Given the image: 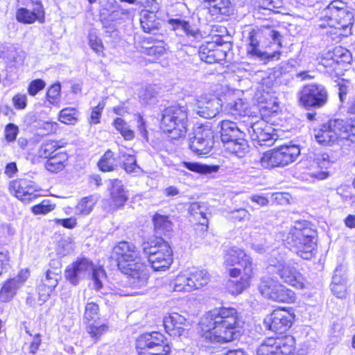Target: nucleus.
I'll use <instances>...</instances> for the list:
<instances>
[{"label": "nucleus", "mask_w": 355, "mask_h": 355, "mask_svg": "<svg viewBox=\"0 0 355 355\" xmlns=\"http://www.w3.org/2000/svg\"><path fill=\"white\" fill-rule=\"evenodd\" d=\"M198 333L210 343H225L236 339L240 335L236 309L221 307L207 312L200 318Z\"/></svg>", "instance_id": "f257e3e1"}, {"label": "nucleus", "mask_w": 355, "mask_h": 355, "mask_svg": "<svg viewBox=\"0 0 355 355\" xmlns=\"http://www.w3.org/2000/svg\"><path fill=\"white\" fill-rule=\"evenodd\" d=\"M112 257L116 259L119 269L128 277L132 287L140 288L146 286L148 270L141 261L139 252L134 243L119 242L113 248Z\"/></svg>", "instance_id": "f03ea898"}, {"label": "nucleus", "mask_w": 355, "mask_h": 355, "mask_svg": "<svg viewBox=\"0 0 355 355\" xmlns=\"http://www.w3.org/2000/svg\"><path fill=\"white\" fill-rule=\"evenodd\" d=\"M225 264L234 266L229 270L230 276L235 279L227 282V288L233 295L241 293L250 285L252 277V259L241 249L233 247L225 255Z\"/></svg>", "instance_id": "7ed1b4c3"}, {"label": "nucleus", "mask_w": 355, "mask_h": 355, "mask_svg": "<svg viewBox=\"0 0 355 355\" xmlns=\"http://www.w3.org/2000/svg\"><path fill=\"white\" fill-rule=\"evenodd\" d=\"M315 231L299 222L290 228L284 241L299 257L310 260L315 254Z\"/></svg>", "instance_id": "20e7f679"}, {"label": "nucleus", "mask_w": 355, "mask_h": 355, "mask_svg": "<svg viewBox=\"0 0 355 355\" xmlns=\"http://www.w3.org/2000/svg\"><path fill=\"white\" fill-rule=\"evenodd\" d=\"M268 262V270L276 272L284 283L296 288H304L305 278L293 263L286 262V254L284 248L273 250Z\"/></svg>", "instance_id": "39448f33"}, {"label": "nucleus", "mask_w": 355, "mask_h": 355, "mask_svg": "<svg viewBox=\"0 0 355 355\" xmlns=\"http://www.w3.org/2000/svg\"><path fill=\"white\" fill-rule=\"evenodd\" d=\"M314 132L315 138L319 144L331 145L339 139L355 136V117L349 119L347 121L343 119H331Z\"/></svg>", "instance_id": "423d86ee"}, {"label": "nucleus", "mask_w": 355, "mask_h": 355, "mask_svg": "<svg viewBox=\"0 0 355 355\" xmlns=\"http://www.w3.org/2000/svg\"><path fill=\"white\" fill-rule=\"evenodd\" d=\"M187 122V106L175 105L162 111L160 127L164 132L170 134L172 139H177L186 135Z\"/></svg>", "instance_id": "0eeeda50"}, {"label": "nucleus", "mask_w": 355, "mask_h": 355, "mask_svg": "<svg viewBox=\"0 0 355 355\" xmlns=\"http://www.w3.org/2000/svg\"><path fill=\"white\" fill-rule=\"evenodd\" d=\"M141 247L144 254L155 271L165 270L172 263V250L162 238L155 237L144 241Z\"/></svg>", "instance_id": "6e6552de"}, {"label": "nucleus", "mask_w": 355, "mask_h": 355, "mask_svg": "<svg viewBox=\"0 0 355 355\" xmlns=\"http://www.w3.org/2000/svg\"><path fill=\"white\" fill-rule=\"evenodd\" d=\"M92 274L94 286L96 290H100L102 286V279L105 277L104 270L94 268L91 260L87 258L77 259L71 265L68 266L64 271L65 278L73 285H77L78 282Z\"/></svg>", "instance_id": "1a4fd4ad"}, {"label": "nucleus", "mask_w": 355, "mask_h": 355, "mask_svg": "<svg viewBox=\"0 0 355 355\" xmlns=\"http://www.w3.org/2000/svg\"><path fill=\"white\" fill-rule=\"evenodd\" d=\"M324 17L327 19L328 24L337 31H344L345 33H339L340 35H347L350 33L353 25V13L347 10V5L341 0L331 1L324 10Z\"/></svg>", "instance_id": "9d476101"}, {"label": "nucleus", "mask_w": 355, "mask_h": 355, "mask_svg": "<svg viewBox=\"0 0 355 355\" xmlns=\"http://www.w3.org/2000/svg\"><path fill=\"white\" fill-rule=\"evenodd\" d=\"M139 355H168L171 347L165 336L157 331L145 333L136 340Z\"/></svg>", "instance_id": "9b49d317"}, {"label": "nucleus", "mask_w": 355, "mask_h": 355, "mask_svg": "<svg viewBox=\"0 0 355 355\" xmlns=\"http://www.w3.org/2000/svg\"><path fill=\"white\" fill-rule=\"evenodd\" d=\"M300 155V149L298 146L284 145L266 152L260 162L265 168L284 167L295 162Z\"/></svg>", "instance_id": "f8f14e48"}, {"label": "nucleus", "mask_w": 355, "mask_h": 355, "mask_svg": "<svg viewBox=\"0 0 355 355\" xmlns=\"http://www.w3.org/2000/svg\"><path fill=\"white\" fill-rule=\"evenodd\" d=\"M300 104L306 109L320 108L328 101V92L320 84H309L303 87L299 94Z\"/></svg>", "instance_id": "ddd939ff"}, {"label": "nucleus", "mask_w": 355, "mask_h": 355, "mask_svg": "<svg viewBox=\"0 0 355 355\" xmlns=\"http://www.w3.org/2000/svg\"><path fill=\"white\" fill-rule=\"evenodd\" d=\"M261 294L273 301L289 303L294 300V293L270 278H264L259 286Z\"/></svg>", "instance_id": "4468645a"}, {"label": "nucleus", "mask_w": 355, "mask_h": 355, "mask_svg": "<svg viewBox=\"0 0 355 355\" xmlns=\"http://www.w3.org/2000/svg\"><path fill=\"white\" fill-rule=\"evenodd\" d=\"M294 319L293 313L284 309H275L265 318L263 324L268 330L282 334L291 327Z\"/></svg>", "instance_id": "2eb2a0df"}, {"label": "nucleus", "mask_w": 355, "mask_h": 355, "mask_svg": "<svg viewBox=\"0 0 355 355\" xmlns=\"http://www.w3.org/2000/svg\"><path fill=\"white\" fill-rule=\"evenodd\" d=\"M214 132L209 125L198 127L194 132V137L191 139L190 148L197 155H207L213 148Z\"/></svg>", "instance_id": "dca6fc26"}, {"label": "nucleus", "mask_w": 355, "mask_h": 355, "mask_svg": "<svg viewBox=\"0 0 355 355\" xmlns=\"http://www.w3.org/2000/svg\"><path fill=\"white\" fill-rule=\"evenodd\" d=\"M11 194L25 203L30 202L40 196L38 186L32 180L21 178L12 180L8 187Z\"/></svg>", "instance_id": "f3484780"}, {"label": "nucleus", "mask_w": 355, "mask_h": 355, "mask_svg": "<svg viewBox=\"0 0 355 355\" xmlns=\"http://www.w3.org/2000/svg\"><path fill=\"white\" fill-rule=\"evenodd\" d=\"M57 266L48 269L42 283L38 286V302L40 304L44 303L62 279L61 265L56 262Z\"/></svg>", "instance_id": "a211bd4d"}, {"label": "nucleus", "mask_w": 355, "mask_h": 355, "mask_svg": "<svg viewBox=\"0 0 355 355\" xmlns=\"http://www.w3.org/2000/svg\"><path fill=\"white\" fill-rule=\"evenodd\" d=\"M248 130L255 146H270L275 143L273 129L263 119L252 123Z\"/></svg>", "instance_id": "6ab92c4d"}, {"label": "nucleus", "mask_w": 355, "mask_h": 355, "mask_svg": "<svg viewBox=\"0 0 355 355\" xmlns=\"http://www.w3.org/2000/svg\"><path fill=\"white\" fill-rule=\"evenodd\" d=\"M197 113L200 116L211 119L215 117L220 112L222 101L213 95H202L197 101Z\"/></svg>", "instance_id": "aec40b11"}, {"label": "nucleus", "mask_w": 355, "mask_h": 355, "mask_svg": "<svg viewBox=\"0 0 355 355\" xmlns=\"http://www.w3.org/2000/svg\"><path fill=\"white\" fill-rule=\"evenodd\" d=\"M260 37L261 33L259 32L255 31L250 32L248 36L249 44L247 48L248 54L252 58H259L260 60L265 62L279 60L280 56L279 51L268 53L259 49Z\"/></svg>", "instance_id": "412c9836"}, {"label": "nucleus", "mask_w": 355, "mask_h": 355, "mask_svg": "<svg viewBox=\"0 0 355 355\" xmlns=\"http://www.w3.org/2000/svg\"><path fill=\"white\" fill-rule=\"evenodd\" d=\"M220 40V38H218L216 42H207L200 47L199 57L202 61L208 64H213L225 60L226 51L221 49L218 45V40Z\"/></svg>", "instance_id": "4be33fe9"}, {"label": "nucleus", "mask_w": 355, "mask_h": 355, "mask_svg": "<svg viewBox=\"0 0 355 355\" xmlns=\"http://www.w3.org/2000/svg\"><path fill=\"white\" fill-rule=\"evenodd\" d=\"M163 322L166 332L172 336H182L189 327V322L187 319L175 312L166 315Z\"/></svg>", "instance_id": "5701e85b"}, {"label": "nucleus", "mask_w": 355, "mask_h": 355, "mask_svg": "<svg viewBox=\"0 0 355 355\" xmlns=\"http://www.w3.org/2000/svg\"><path fill=\"white\" fill-rule=\"evenodd\" d=\"M220 138L223 145L238 139L239 137H245V133L235 122L224 120L220 123Z\"/></svg>", "instance_id": "b1692460"}, {"label": "nucleus", "mask_w": 355, "mask_h": 355, "mask_svg": "<svg viewBox=\"0 0 355 355\" xmlns=\"http://www.w3.org/2000/svg\"><path fill=\"white\" fill-rule=\"evenodd\" d=\"M107 187L110 191L112 201L116 207L124 205L128 200L122 181L119 179L110 180Z\"/></svg>", "instance_id": "393cba45"}, {"label": "nucleus", "mask_w": 355, "mask_h": 355, "mask_svg": "<svg viewBox=\"0 0 355 355\" xmlns=\"http://www.w3.org/2000/svg\"><path fill=\"white\" fill-rule=\"evenodd\" d=\"M156 237L169 236L173 231V225L167 216L155 214L153 218Z\"/></svg>", "instance_id": "a878e982"}, {"label": "nucleus", "mask_w": 355, "mask_h": 355, "mask_svg": "<svg viewBox=\"0 0 355 355\" xmlns=\"http://www.w3.org/2000/svg\"><path fill=\"white\" fill-rule=\"evenodd\" d=\"M187 274L190 283V286H189L188 288L192 289V291L207 285L209 280V276L205 270L193 268Z\"/></svg>", "instance_id": "bb28decb"}, {"label": "nucleus", "mask_w": 355, "mask_h": 355, "mask_svg": "<svg viewBox=\"0 0 355 355\" xmlns=\"http://www.w3.org/2000/svg\"><path fill=\"white\" fill-rule=\"evenodd\" d=\"M225 150L238 157H243L249 151V146L245 137H239L232 141H229L223 145Z\"/></svg>", "instance_id": "cd10ccee"}, {"label": "nucleus", "mask_w": 355, "mask_h": 355, "mask_svg": "<svg viewBox=\"0 0 355 355\" xmlns=\"http://www.w3.org/2000/svg\"><path fill=\"white\" fill-rule=\"evenodd\" d=\"M207 4V8L212 15H230L232 11L230 0H199Z\"/></svg>", "instance_id": "c85d7f7f"}, {"label": "nucleus", "mask_w": 355, "mask_h": 355, "mask_svg": "<svg viewBox=\"0 0 355 355\" xmlns=\"http://www.w3.org/2000/svg\"><path fill=\"white\" fill-rule=\"evenodd\" d=\"M22 285L23 279H21L20 277L8 280L0 291V300L4 302L10 301Z\"/></svg>", "instance_id": "c756f323"}, {"label": "nucleus", "mask_w": 355, "mask_h": 355, "mask_svg": "<svg viewBox=\"0 0 355 355\" xmlns=\"http://www.w3.org/2000/svg\"><path fill=\"white\" fill-rule=\"evenodd\" d=\"M40 15H43L42 6L38 4L33 11L25 8H19L16 13V19L18 21L24 24H33L39 19Z\"/></svg>", "instance_id": "7c9ffc66"}, {"label": "nucleus", "mask_w": 355, "mask_h": 355, "mask_svg": "<svg viewBox=\"0 0 355 355\" xmlns=\"http://www.w3.org/2000/svg\"><path fill=\"white\" fill-rule=\"evenodd\" d=\"M277 354L284 355L292 354L295 349V339L293 336L286 335L282 337L274 338Z\"/></svg>", "instance_id": "2f4dec72"}, {"label": "nucleus", "mask_w": 355, "mask_h": 355, "mask_svg": "<svg viewBox=\"0 0 355 355\" xmlns=\"http://www.w3.org/2000/svg\"><path fill=\"white\" fill-rule=\"evenodd\" d=\"M67 159L68 155L66 153H58L46 160L45 168L51 173H58L64 168Z\"/></svg>", "instance_id": "473e14b6"}, {"label": "nucleus", "mask_w": 355, "mask_h": 355, "mask_svg": "<svg viewBox=\"0 0 355 355\" xmlns=\"http://www.w3.org/2000/svg\"><path fill=\"white\" fill-rule=\"evenodd\" d=\"M330 53L341 72L346 69V67L350 64L352 59L350 52L340 46L335 47Z\"/></svg>", "instance_id": "72a5a7b5"}, {"label": "nucleus", "mask_w": 355, "mask_h": 355, "mask_svg": "<svg viewBox=\"0 0 355 355\" xmlns=\"http://www.w3.org/2000/svg\"><path fill=\"white\" fill-rule=\"evenodd\" d=\"M153 12L143 11L141 13L140 24L142 30L148 33L158 29L159 22Z\"/></svg>", "instance_id": "f704fd0d"}, {"label": "nucleus", "mask_w": 355, "mask_h": 355, "mask_svg": "<svg viewBox=\"0 0 355 355\" xmlns=\"http://www.w3.org/2000/svg\"><path fill=\"white\" fill-rule=\"evenodd\" d=\"M182 165L191 171L202 174L214 173L219 170V166L218 165H207L190 162H183Z\"/></svg>", "instance_id": "c9c22d12"}, {"label": "nucleus", "mask_w": 355, "mask_h": 355, "mask_svg": "<svg viewBox=\"0 0 355 355\" xmlns=\"http://www.w3.org/2000/svg\"><path fill=\"white\" fill-rule=\"evenodd\" d=\"M99 169L103 172H109L117 168L116 158L114 157L113 152L107 150L98 162Z\"/></svg>", "instance_id": "e433bc0d"}, {"label": "nucleus", "mask_w": 355, "mask_h": 355, "mask_svg": "<svg viewBox=\"0 0 355 355\" xmlns=\"http://www.w3.org/2000/svg\"><path fill=\"white\" fill-rule=\"evenodd\" d=\"M96 204V200L92 196L83 198L74 208V214L79 216L89 214Z\"/></svg>", "instance_id": "4c0bfd02"}, {"label": "nucleus", "mask_w": 355, "mask_h": 355, "mask_svg": "<svg viewBox=\"0 0 355 355\" xmlns=\"http://www.w3.org/2000/svg\"><path fill=\"white\" fill-rule=\"evenodd\" d=\"M255 355H277L274 338H264L257 347Z\"/></svg>", "instance_id": "58836bf2"}, {"label": "nucleus", "mask_w": 355, "mask_h": 355, "mask_svg": "<svg viewBox=\"0 0 355 355\" xmlns=\"http://www.w3.org/2000/svg\"><path fill=\"white\" fill-rule=\"evenodd\" d=\"M119 157L123 159V167L127 173H137L140 170L134 155L127 154L125 152L119 150Z\"/></svg>", "instance_id": "ea45409f"}, {"label": "nucleus", "mask_w": 355, "mask_h": 355, "mask_svg": "<svg viewBox=\"0 0 355 355\" xmlns=\"http://www.w3.org/2000/svg\"><path fill=\"white\" fill-rule=\"evenodd\" d=\"M112 125L125 141H131L135 138L134 131L131 130L130 125L123 119L116 118Z\"/></svg>", "instance_id": "a19ab883"}, {"label": "nucleus", "mask_w": 355, "mask_h": 355, "mask_svg": "<svg viewBox=\"0 0 355 355\" xmlns=\"http://www.w3.org/2000/svg\"><path fill=\"white\" fill-rule=\"evenodd\" d=\"M319 64L323 67L325 72L329 73L330 75H332L333 73L339 75L342 73L339 67L337 66L335 60H334L333 57L331 56L330 51H328L321 57Z\"/></svg>", "instance_id": "79ce46f5"}, {"label": "nucleus", "mask_w": 355, "mask_h": 355, "mask_svg": "<svg viewBox=\"0 0 355 355\" xmlns=\"http://www.w3.org/2000/svg\"><path fill=\"white\" fill-rule=\"evenodd\" d=\"M63 144H61L60 141H49L43 143L38 150V155L40 157L49 158L53 157V153L58 149L63 147Z\"/></svg>", "instance_id": "37998d69"}, {"label": "nucleus", "mask_w": 355, "mask_h": 355, "mask_svg": "<svg viewBox=\"0 0 355 355\" xmlns=\"http://www.w3.org/2000/svg\"><path fill=\"white\" fill-rule=\"evenodd\" d=\"M78 111L76 108L66 107L60 112L59 120L65 124H75L78 121Z\"/></svg>", "instance_id": "c03bdc74"}, {"label": "nucleus", "mask_w": 355, "mask_h": 355, "mask_svg": "<svg viewBox=\"0 0 355 355\" xmlns=\"http://www.w3.org/2000/svg\"><path fill=\"white\" fill-rule=\"evenodd\" d=\"M128 14V11L127 10H121L120 12L119 11H113L107 17H103L101 19L103 28L108 33L112 32L115 29L114 22L119 19V15Z\"/></svg>", "instance_id": "a18cd8bd"}, {"label": "nucleus", "mask_w": 355, "mask_h": 355, "mask_svg": "<svg viewBox=\"0 0 355 355\" xmlns=\"http://www.w3.org/2000/svg\"><path fill=\"white\" fill-rule=\"evenodd\" d=\"M227 107L230 110L233 115H245L246 111L248 109V104L241 98L229 102L227 104Z\"/></svg>", "instance_id": "49530a36"}, {"label": "nucleus", "mask_w": 355, "mask_h": 355, "mask_svg": "<svg viewBox=\"0 0 355 355\" xmlns=\"http://www.w3.org/2000/svg\"><path fill=\"white\" fill-rule=\"evenodd\" d=\"M108 329V327L105 324H99L98 322H94L89 324L87 327V331L90 336L96 341L105 334Z\"/></svg>", "instance_id": "de8ad7c7"}, {"label": "nucleus", "mask_w": 355, "mask_h": 355, "mask_svg": "<svg viewBox=\"0 0 355 355\" xmlns=\"http://www.w3.org/2000/svg\"><path fill=\"white\" fill-rule=\"evenodd\" d=\"M190 283L187 274H180L176 277L173 282V290L176 292H190L192 289H189Z\"/></svg>", "instance_id": "09e8293b"}, {"label": "nucleus", "mask_w": 355, "mask_h": 355, "mask_svg": "<svg viewBox=\"0 0 355 355\" xmlns=\"http://www.w3.org/2000/svg\"><path fill=\"white\" fill-rule=\"evenodd\" d=\"M89 44L91 49L98 55L103 53L104 49L103 42L94 31H89L88 34Z\"/></svg>", "instance_id": "8fccbe9b"}, {"label": "nucleus", "mask_w": 355, "mask_h": 355, "mask_svg": "<svg viewBox=\"0 0 355 355\" xmlns=\"http://www.w3.org/2000/svg\"><path fill=\"white\" fill-rule=\"evenodd\" d=\"M55 205H52L49 200L46 199L42 200L40 204L32 207L31 210L35 215L46 214L53 210Z\"/></svg>", "instance_id": "3c124183"}, {"label": "nucleus", "mask_w": 355, "mask_h": 355, "mask_svg": "<svg viewBox=\"0 0 355 355\" xmlns=\"http://www.w3.org/2000/svg\"><path fill=\"white\" fill-rule=\"evenodd\" d=\"M99 308L98 305L94 302H88L85 306L84 319L88 322L94 320L98 318Z\"/></svg>", "instance_id": "603ef678"}, {"label": "nucleus", "mask_w": 355, "mask_h": 355, "mask_svg": "<svg viewBox=\"0 0 355 355\" xmlns=\"http://www.w3.org/2000/svg\"><path fill=\"white\" fill-rule=\"evenodd\" d=\"M166 52V49L164 45V42H158L156 44L152 46L146 47L144 53L149 55L155 58H158L163 55Z\"/></svg>", "instance_id": "864d4df0"}, {"label": "nucleus", "mask_w": 355, "mask_h": 355, "mask_svg": "<svg viewBox=\"0 0 355 355\" xmlns=\"http://www.w3.org/2000/svg\"><path fill=\"white\" fill-rule=\"evenodd\" d=\"M260 8L275 11L283 6L282 0H257Z\"/></svg>", "instance_id": "5fc2aeb1"}, {"label": "nucleus", "mask_w": 355, "mask_h": 355, "mask_svg": "<svg viewBox=\"0 0 355 355\" xmlns=\"http://www.w3.org/2000/svg\"><path fill=\"white\" fill-rule=\"evenodd\" d=\"M61 85L60 83L52 85L46 92V99L51 103H55L60 95Z\"/></svg>", "instance_id": "6e6d98bb"}, {"label": "nucleus", "mask_w": 355, "mask_h": 355, "mask_svg": "<svg viewBox=\"0 0 355 355\" xmlns=\"http://www.w3.org/2000/svg\"><path fill=\"white\" fill-rule=\"evenodd\" d=\"M230 217L231 219L235 220L241 222L246 220H250V214L249 211L245 209H234L233 211H231L230 212Z\"/></svg>", "instance_id": "4d7b16f0"}, {"label": "nucleus", "mask_w": 355, "mask_h": 355, "mask_svg": "<svg viewBox=\"0 0 355 355\" xmlns=\"http://www.w3.org/2000/svg\"><path fill=\"white\" fill-rule=\"evenodd\" d=\"M188 23L189 21L181 19H171L168 20V24L172 26L173 30L180 35H183Z\"/></svg>", "instance_id": "13d9d810"}, {"label": "nucleus", "mask_w": 355, "mask_h": 355, "mask_svg": "<svg viewBox=\"0 0 355 355\" xmlns=\"http://www.w3.org/2000/svg\"><path fill=\"white\" fill-rule=\"evenodd\" d=\"M183 35L191 40H199L202 38V34L200 30L193 24L188 23Z\"/></svg>", "instance_id": "bf43d9fd"}, {"label": "nucleus", "mask_w": 355, "mask_h": 355, "mask_svg": "<svg viewBox=\"0 0 355 355\" xmlns=\"http://www.w3.org/2000/svg\"><path fill=\"white\" fill-rule=\"evenodd\" d=\"M46 83L42 79H36L31 82L28 88V92L31 96H35L40 91L45 87Z\"/></svg>", "instance_id": "052dcab7"}, {"label": "nucleus", "mask_w": 355, "mask_h": 355, "mask_svg": "<svg viewBox=\"0 0 355 355\" xmlns=\"http://www.w3.org/2000/svg\"><path fill=\"white\" fill-rule=\"evenodd\" d=\"M104 108L103 103H98V105L92 109L90 117L89 119V124H98L100 123L102 110Z\"/></svg>", "instance_id": "680f3d73"}, {"label": "nucleus", "mask_w": 355, "mask_h": 355, "mask_svg": "<svg viewBox=\"0 0 355 355\" xmlns=\"http://www.w3.org/2000/svg\"><path fill=\"white\" fill-rule=\"evenodd\" d=\"M19 132L18 127L13 123H8L5 128V138L8 142L13 141L16 139Z\"/></svg>", "instance_id": "e2e57ef3"}, {"label": "nucleus", "mask_w": 355, "mask_h": 355, "mask_svg": "<svg viewBox=\"0 0 355 355\" xmlns=\"http://www.w3.org/2000/svg\"><path fill=\"white\" fill-rule=\"evenodd\" d=\"M12 102L16 109L22 110L26 107L27 97L26 94H18L13 96Z\"/></svg>", "instance_id": "0e129e2a"}, {"label": "nucleus", "mask_w": 355, "mask_h": 355, "mask_svg": "<svg viewBox=\"0 0 355 355\" xmlns=\"http://www.w3.org/2000/svg\"><path fill=\"white\" fill-rule=\"evenodd\" d=\"M41 344V336L39 334L35 335L32 338V341L28 347V352L31 354H35L38 350V348Z\"/></svg>", "instance_id": "69168bd1"}, {"label": "nucleus", "mask_w": 355, "mask_h": 355, "mask_svg": "<svg viewBox=\"0 0 355 355\" xmlns=\"http://www.w3.org/2000/svg\"><path fill=\"white\" fill-rule=\"evenodd\" d=\"M137 129L139 131L141 135L144 137V139L148 141V132L146 130L145 121H144L143 117L140 115L138 116Z\"/></svg>", "instance_id": "338daca9"}, {"label": "nucleus", "mask_w": 355, "mask_h": 355, "mask_svg": "<svg viewBox=\"0 0 355 355\" xmlns=\"http://www.w3.org/2000/svg\"><path fill=\"white\" fill-rule=\"evenodd\" d=\"M267 35L271 37L275 43H277L279 46H282V36L279 31L275 29L268 28Z\"/></svg>", "instance_id": "774afa93"}]
</instances>
